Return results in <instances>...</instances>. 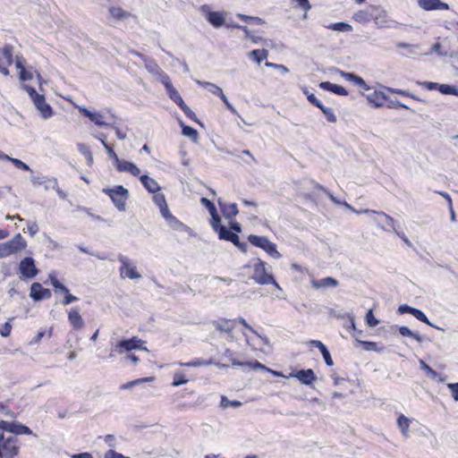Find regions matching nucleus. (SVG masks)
Wrapping results in <instances>:
<instances>
[{
  "mask_svg": "<svg viewBox=\"0 0 458 458\" xmlns=\"http://www.w3.org/2000/svg\"><path fill=\"white\" fill-rule=\"evenodd\" d=\"M154 203L158 207L162 216L167 225L174 230L188 232L190 227L178 220L169 210L165 197L163 193H157L153 196Z\"/></svg>",
  "mask_w": 458,
  "mask_h": 458,
  "instance_id": "f257e3e1",
  "label": "nucleus"
},
{
  "mask_svg": "<svg viewBox=\"0 0 458 458\" xmlns=\"http://www.w3.org/2000/svg\"><path fill=\"white\" fill-rule=\"evenodd\" d=\"M21 89H24L30 96L32 100L35 107L39 112L40 115L44 119H49L53 116L54 111L49 104L46 102L45 96L43 94H39L36 91V89L27 84H22Z\"/></svg>",
  "mask_w": 458,
  "mask_h": 458,
  "instance_id": "f03ea898",
  "label": "nucleus"
},
{
  "mask_svg": "<svg viewBox=\"0 0 458 458\" xmlns=\"http://www.w3.org/2000/svg\"><path fill=\"white\" fill-rule=\"evenodd\" d=\"M247 267L253 268V274L250 276L257 284L267 285L269 283H275V278L271 273L266 269V262L260 259H253Z\"/></svg>",
  "mask_w": 458,
  "mask_h": 458,
  "instance_id": "7ed1b4c3",
  "label": "nucleus"
},
{
  "mask_svg": "<svg viewBox=\"0 0 458 458\" xmlns=\"http://www.w3.org/2000/svg\"><path fill=\"white\" fill-rule=\"evenodd\" d=\"M20 442L16 436H5L0 431V458H13L18 455Z\"/></svg>",
  "mask_w": 458,
  "mask_h": 458,
  "instance_id": "20e7f679",
  "label": "nucleus"
},
{
  "mask_svg": "<svg viewBox=\"0 0 458 458\" xmlns=\"http://www.w3.org/2000/svg\"><path fill=\"white\" fill-rule=\"evenodd\" d=\"M106 193L112 200L114 207L119 211H124L126 208V201L129 199V191L122 185H116L111 189H104Z\"/></svg>",
  "mask_w": 458,
  "mask_h": 458,
  "instance_id": "39448f33",
  "label": "nucleus"
},
{
  "mask_svg": "<svg viewBox=\"0 0 458 458\" xmlns=\"http://www.w3.org/2000/svg\"><path fill=\"white\" fill-rule=\"evenodd\" d=\"M27 247V242L21 233H17L12 240L0 243V258H6L17 254Z\"/></svg>",
  "mask_w": 458,
  "mask_h": 458,
  "instance_id": "423d86ee",
  "label": "nucleus"
},
{
  "mask_svg": "<svg viewBox=\"0 0 458 458\" xmlns=\"http://www.w3.org/2000/svg\"><path fill=\"white\" fill-rule=\"evenodd\" d=\"M143 344L144 341L137 336L129 339H121L114 344V351H116L119 355L130 353L134 350L148 352L147 347L142 346Z\"/></svg>",
  "mask_w": 458,
  "mask_h": 458,
  "instance_id": "0eeeda50",
  "label": "nucleus"
},
{
  "mask_svg": "<svg viewBox=\"0 0 458 458\" xmlns=\"http://www.w3.org/2000/svg\"><path fill=\"white\" fill-rule=\"evenodd\" d=\"M248 241L253 246L265 250L272 258L276 259H281L282 255L278 252L276 245L269 241L267 237L250 234L248 236Z\"/></svg>",
  "mask_w": 458,
  "mask_h": 458,
  "instance_id": "6e6552de",
  "label": "nucleus"
},
{
  "mask_svg": "<svg viewBox=\"0 0 458 458\" xmlns=\"http://www.w3.org/2000/svg\"><path fill=\"white\" fill-rule=\"evenodd\" d=\"M132 55L140 57L144 63L146 70L155 76L162 84L170 77L160 68L157 63L151 57H148L140 52L131 51Z\"/></svg>",
  "mask_w": 458,
  "mask_h": 458,
  "instance_id": "1a4fd4ad",
  "label": "nucleus"
},
{
  "mask_svg": "<svg viewBox=\"0 0 458 458\" xmlns=\"http://www.w3.org/2000/svg\"><path fill=\"white\" fill-rule=\"evenodd\" d=\"M117 259L121 263L119 272L122 278L140 279L141 277L136 269L135 264L128 257L119 254Z\"/></svg>",
  "mask_w": 458,
  "mask_h": 458,
  "instance_id": "9d476101",
  "label": "nucleus"
},
{
  "mask_svg": "<svg viewBox=\"0 0 458 458\" xmlns=\"http://www.w3.org/2000/svg\"><path fill=\"white\" fill-rule=\"evenodd\" d=\"M370 17L377 28L392 27L393 21L388 17L387 12L380 6L371 5Z\"/></svg>",
  "mask_w": 458,
  "mask_h": 458,
  "instance_id": "9b49d317",
  "label": "nucleus"
},
{
  "mask_svg": "<svg viewBox=\"0 0 458 458\" xmlns=\"http://www.w3.org/2000/svg\"><path fill=\"white\" fill-rule=\"evenodd\" d=\"M199 11L213 27L220 28L225 24L224 13L212 11L208 4L201 5Z\"/></svg>",
  "mask_w": 458,
  "mask_h": 458,
  "instance_id": "f8f14e48",
  "label": "nucleus"
},
{
  "mask_svg": "<svg viewBox=\"0 0 458 458\" xmlns=\"http://www.w3.org/2000/svg\"><path fill=\"white\" fill-rule=\"evenodd\" d=\"M19 270L21 277L27 279L34 278L38 273L35 260L31 257H26L20 262Z\"/></svg>",
  "mask_w": 458,
  "mask_h": 458,
  "instance_id": "ddd939ff",
  "label": "nucleus"
},
{
  "mask_svg": "<svg viewBox=\"0 0 458 458\" xmlns=\"http://www.w3.org/2000/svg\"><path fill=\"white\" fill-rule=\"evenodd\" d=\"M30 182L34 187L42 186L46 191H48L52 188H56L57 179L43 174H34L32 173L30 175Z\"/></svg>",
  "mask_w": 458,
  "mask_h": 458,
  "instance_id": "4468645a",
  "label": "nucleus"
},
{
  "mask_svg": "<svg viewBox=\"0 0 458 458\" xmlns=\"http://www.w3.org/2000/svg\"><path fill=\"white\" fill-rule=\"evenodd\" d=\"M377 215L380 217L385 219V221L387 224V225L392 228V231L398 237H400L404 242V243L407 246H409V247L411 246V241L407 238V236L405 235V233L403 231L399 230V228H400L399 224L392 216H390L389 215L386 214L385 212L377 213Z\"/></svg>",
  "mask_w": 458,
  "mask_h": 458,
  "instance_id": "2eb2a0df",
  "label": "nucleus"
},
{
  "mask_svg": "<svg viewBox=\"0 0 458 458\" xmlns=\"http://www.w3.org/2000/svg\"><path fill=\"white\" fill-rule=\"evenodd\" d=\"M211 227L218 234V238L220 240L228 241L232 243L233 242H238V234L230 231L226 226L221 225L220 222L211 224Z\"/></svg>",
  "mask_w": 458,
  "mask_h": 458,
  "instance_id": "dca6fc26",
  "label": "nucleus"
},
{
  "mask_svg": "<svg viewBox=\"0 0 458 458\" xmlns=\"http://www.w3.org/2000/svg\"><path fill=\"white\" fill-rule=\"evenodd\" d=\"M291 377H296L301 384L311 386L317 380V377L311 369H300L290 374Z\"/></svg>",
  "mask_w": 458,
  "mask_h": 458,
  "instance_id": "f3484780",
  "label": "nucleus"
},
{
  "mask_svg": "<svg viewBox=\"0 0 458 458\" xmlns=\"http://www.w3.org/2000/svg\"><path fill=\"white\" fill-rule=\"evenodd\" d=\"M68 321L72 327L75 330H81L84 327L85 322L80 314V309L78 307L71 308L67 311Z\"/></svg>",
  "mask_w": 458,
  "mask_h": 458,
  "instance_id": "a211bd4d",
  "label": "nucleus"
},
{
  "mask_svg": "<svg viewBox=\"0 0 458 458\" xmlns=\"http://www.w3.org/2000/svg\"><path fill=\"white\" fill-rule=\"evenodd\" d=\"M30 298L34 301H41L49 299L51 297V292L49 289L44 288L39 283H33L30 286Z\"/></svg>",
  "mask_w": 458,
  "mask_h": 458,
  "instance_id": "6ab92c4d",
  "label": "nucleus"
},
{
  "mask_svg": "<svg viewBox=\"0 0 458 458\" xmlns=\"http://www.w3.org/2000/svg\"><path fill=\"white\" fill-rule=\"evenodd\" d=\"M417 4L425 11L449 10V5L441 0H417Z\"/></svg>",
  "mask_w": 458,
  "mask_h": 458,
  "instance_id": "aec40b11",
  "label": "nucleus"
},
{
  "mask_svg": "<svg viewBox=\"0 0 458 458\" xmlns=\"http://www.w3.org/2000/svg\"><path fill=\"white\" fill-rule=\"evenodd\" d=\"M116 169L120 173H129L131 175L138 177L140 174V168L132 162L121 159L115 165Z\"/></svg>",
  "mask_w": 458,
  "mask_h": 458,
  "instance_id": "412c9836",
  "label": "nucleus"
},
{
  "mask_svg": "<svg viewBox=\"0 0 458 458\" xmlns=\"http://www.w3.org/2000/svg\"><path fill=\"white\" fill-rule=\"evenodd\" d=\"M381 211H375L371 209H362L358 211L359 214H369L371 216V221L377 225V226L386 232L392 231V228L387 225L385 219L380 217L377 213Z\"/></svg>",
  "mask_w": 458,
  "mask_h": 458,
  "instance_id": "4be33fe9",
  "label": "nucleus"
},
{
  "mask_svg": "<svg viewBox=\"0 0 458 458\" xmlns=\"http://www.w3.org/2000/svg\"><path fill=\"white\" fill-rule=\"evenodd\" d=\"M236 320L221 318L212 322L215 328L220 332L231 333L235 327Z\"/></svg>",
  "mask_w": 458,
  "mask_h": 458,
  "instance_id": "5701e85b",
  "label": "nucleus"
},
{
  "mask_svg": "<svg viewBox=\"0 0 458 458\" xmlns=\"http://www.w3.org/2000/svg\"><path fill=\"white\" fill-rule=\"evenodd\" d=\"M319 88L324 89V90H327V91H330V92H333L336 95H339V96H347L348 95V92L347 90L343 87V86H340V85H337V84H334V83H331L329 81H322L319 83Z\"/></svg>",
  "mask_w": 458,
  "mask_h": 458,
  "instance_id": "b1692460",
  "label": "nucleus"
},
{
  "mask_svg": "<svg viewBox=\"0 0 458 458\" xmlns=\"http://www.w3.org/2000/svg\"><path fill=\"white\" fill-rule=\"evenodd\" d=\"M140 181L148 192L156 193L160 190L157 182L146 174L140 176Z\"/></svg>",
  "mask_w": 458,
  "mask_h": 458,
  "instance_id": "393cba45",
  "label": "nucleus"
},
{
  "mask_svg": "<svg viewBox=\"0 0 458 458\" xmlns=\"http://www.w3.org/2000/svg\"><path fill=\"white\" fill-rule=\"evenodd\" d=\"M219 206L223 216L227 219H232L238 213V207L235 203H222L219 201Z\"/></svg>",
  "mask_w": 458,
  "mask_h": 458,
  "instance_id": "a878e982",
  "label": "nucleus"
},
{
  "mask_svg": "<svg viewBox=\"0 0 458 458\" xmlns=\"http://www.w3.org/2000/svg\"><path fill=\"white\" fill-rule=\"evenodd\" d=\"M341 75L345 80L353 82L354 84L358 85L360 89L364 90H369L370 89L369 86L365 82V81L361 77L354 73L341 72Z\"/></svg>",
  "mask_w": 458,
  "mask_h": 458,
  "instance_id": "bb28decb",
  "label": "nucleus"
},
{
  "mask_svg": "<svg viewBox=\"0 0 458 458\" xmlns=\"http://www.w3.org/2000/svg\"><path fill=\"white\" fill-rule=\"evenodd\" d=\"M200 202L208 208L212 217L210 224H216L217 222H221V218L217 214L216 208L212 201L206 198H201Z\"/></svg>",
  "mask_w": 458,
  "mask_h": 458,
  "instance_id": "cd10ccee",
  "label": "nucleus"
},
{
  "mask_svg": "<svg viewBox=\"0 0 458 458\" xmlns=\"http://www.w3.org/2000/svg\"><path fill=\"white\" fill-rule=\"evenodd\" d=\"M311 284L316 289L335 287L338 285V281L333 277L328 276L319 280H312Z\"/></svg>",
  "mask_w": 458,
  "mask_h": 458,
  "instance_id": "c85d7f7f",
  "label": "nucleus"
},
{
  "mask_svg": "<svg viewBox=\"0 0 458 458\" xmlns=\"http://www.w3.org/2000/svg\"><path fill=\"white\" fill-rule=\"evenodd\" d=\"M248 56L251 61L259 64L263 60L267 58L268 50L265 48L254 49L248 53Z\"/></svg>",
  "mask_w": 458,
  "mask_h": 458,
  "instance_id": "c756f323",
  "label": "nucleus"
},
{
  "mask_svg": "<svg viewBox=\"0 0 458 458\" xmlns=\"http://www.w3.org/2000/svg\"><path fill=\"white\" fill-rule=\"evenodd\" d=\"M179 123L182 127V134L191 139L192 141L197 142L199 140L198 131L191 126L185 125L182 121H180Z\"/></svg>",
  "mask_w": 458,
  "mask_h": 458,
  "instance_id": "7c9ffc66",
  "label": "nucleus"
},
{
  "mask_svg": "<svg viewBox=\"0 0 458 458\" xmlns=\"http://www.w3.org/2000/svg\"><path fill=\"white\" fill-rule=\"evenodd\" d=\"M371 14V5L368 7L366 10H361L354 13L353 18L357 22L360 23H367L372 21Z\"/></svg>",
  "mask_w": 458,
  "mask_h": 458,
  "instance_id": "2f4dec72",
  "label": "nucleus"
},
{
  "mask_svg": "<svg viewBox=\"0 0 458 458\" xmlns=\"http://www.w3.org/2000/svg\"><path fill=\"white\" fill-rule=\"evenodd\" d=\"M0 160H7L10 161L16 168L22 170V171H31L30 166L22 162L21 159L12 157L4 153H3V156H0Z\"/></svg>",
  "mask_w": 458,
  "mask_h": 458,
  "instance_id": "473e14b6",
  "label": "nucleus"
},
{
  "mask_svg": "<svg viewBox=\"0 0 458 458\" xmlns=\"http://www.w3.org/2000/svg\"><path fill=\"white\" fill-rule=\"evenodd\" d=\"M163 85L167 92V95L173 101H176L178 100L179 98H181L180 93L173 86L170 78L167 81H164Z\"/></svg>",
  "mask_w": 458,
  "mask_h": 458,
  "instance_id": "72a5a7b5",
  "label": "nucleus"
},
{
  "mask_svg": "<svg viewBox=\"0 0 458 458\" xmlns=\"http://www.w3.org/2000/svg\"><path fill=\"white\" fill-rule=\"evenodd\" d=\"M49 280L55 293H65L68 292L69 289L64 284L59 282L55 273L49 274Z\"/></svg>",
  "mask_w": 458,
  "mask_h": 458,
  "instance_id": "f704fd0d",
  "label": "nucleus"
},
{
  "mask_svg": "<svg viewBox=\"0 0 458 458\" xmlns=\"http://www.w3.org/2000/svg\"><path fill=\"white\" fill-rule=\"evenodd\" d=\"M410 422H411V420L403 414L400 415L397 419V425H398L402 434L405 437H407L409 435Z\"/></svg>",
  "mask_w": 458,
  "mask_h": 458,
  "instance_id": "c9c22d12",
  "label": "nucleus"
},
{
  "mask_svg": "<svg viewBox=\"0 0 458 458\" xmlns=\"http://www.w3.org/2000/svg\"><path fill=\"white\" fill-rule=\"evenodd\" d=\"M412 316H414L418 320H420V321H421V322H423V323H425V324H427V325H428V326H430V327H435V328H437V329H438V330H442V331H444V329H443V328L438 327H437V326L433 325V324L428 320V318H427V316L424 314V312H423L422 310H419V309L414 308V310H413V312H412Z\"/></svg>",
  "mask_w": 458,
  "mask_h": 458,
  "instance_id": "e433bc0d",
  "label": "nucleus"
},
{
  "mask_svg": "<svg viewBox=\"0 0 458 458\" xmlns=\"http://www.w3.org/2000/svg\"><path fill=\"white\" fill-rule=\"evenodd\" d=\"M398 330L401 335L412 337L418 343H421L423 340L422 336L420 334L412 332L409 327L405 326L400 327Z\"/></svg>",
  "mask_w": 458,
  "mask_h": 458,
  "instance_id": "4c0bfd02",
  "label": "nucleus"
},
{
  "mask_svg": "<svg viewBox=\"0 0 458 458\" xmlns=\"http://www.w3.org/2000/svg\"><path fill=\"white\" fill-rule=\"evenodd\" d=\"M236 17L242 20V21L251 23V24H264L265 21L257 16H250L242 13H237Z\"/></svg>",
  "mask_w": 458,
  "mask_h": 458,
  "instance_id": "58836bf2",
  "label": "nucleus"
},
{
  "mask_svg": "<svg viewBox=\"0 0 458 458\" xmlns=\"http://www.w3.org/2000/svg\"><path fill=\"white\" fill-rule=\"evenodd\" d=\"M225 355L229 359V360L232 361L233 366H239V367H250L251 363L248 361H240L234 358V353L230 351L229 349H226L225 352Z\"/></svg>",
  "mask_w": 458,
  "mask_h": 458,
  "instance_id": "ea45409f",
  "label": "nucleus"
},
{
  "mask_svg": "<svg viewBox=\"0 0 458 458\" xmlns=\"http://www.w3.org/2000/svg\"><path fill=\"white\" fill-rule=\"evenodd\" d=\"M109 13L112 17L117 20L126 19L130 16V13L123 11L121 7L113 6L109 9Z\"/></svg>",
  "mask_w": 458,
  "mask_h": 458,
  "instance_id": "a19ab883",
  "label": "nucleus"
},
{
  "mask_svg": "<svg viewBox=\"0 0 458 458\" xmlns=\"http://www.w3.org/2000/svg\"><path fill=\"white\" fill-rule=\"evenodd\" d=\"M109 119L112 120L111 123H108V126H110L115 132L117 138L119 140H125L127 135L125 132H123L121 129L115 124L116 116L113 114H110Z\"/></svg>",
  "mask_w": 458,
  "mask_h": 458,
  "instance_id": "79ce46f5",
  "label": "nucleus"
},
{
  "mask_svg": "<svg viewBox=\"0 0 458 458\" xmlns=\"http://www.w3.org/2000/svg\"><path fill=\"white\" fill-rule=\"evenodd\" d=\"M16 422L14 421H6L0 420V431L4 434V432L14 434Z\"/></svg>",
  "mask_w": 458,
  "mask_h": 458,
  "instance_id": "37998d69",
  "label": "nucleus"
},
{
  "mask_svg": "<svg viewBox=\"0 0 458 458\" xmlns=\"http://www.w3.org/2000/svg\"><path fill=\"white\" fill-rule=\"evenodd\" d=\"M367 99L369 102L374 103L376 106H381L383 105V100L385 99V98L382 93L374 91L373 93L369 94L367 96Z\"/></svg>",
  "mask_w": 458,
  "mask_h": 458,
  "instance_id": "c03bdc74",
  "label": "nucleus"
},
{
  "mask_svg": "<svg viewBox=\"0 0 458 458\" xmlns=\"http://www.w3.org/2000/svg\"><path fill=\"white\" fill-rule=\"evenodd\" d=\"M328 29L335 30V31H343V32H349L352 30V27L345 22H335L331 23L328 27Z\"/></svg>",
  "mask_w": 458,
  "mask_h": 458,
  "instance_id": "a18cd8bd",
  "label": "nucleus"
},
{
  "mask_svg": "<svg viewBox=\"0 0 458 458\" xmlns=\"http://www.w3.org/2000/svg\"><path fill=\"white\" fill-rule=\"evenodd\" d=\"M439 92L444 95L458 96V88L449 84H440Z\"/></svg>",
  "mask_w": 458,
  "mask_h": 458,
  "instance_id": "49530a36",
  "label": "nucleus"
},
{
  "mask_svg": "<svg viewBox=\"0 0 458 458\" xmlns=\"http://www.w3.org/2000/svg\"><path fill=\"white\" fill-rule=\"evenodd\" d=\"M360 343L363 345L366 351L376 352H382L384 351V347H378L377 344L375 342L360 341Z\"/></svg>",
  "mask_w": 458,
  "mask_h": 458,
  "instance_id": "de8ad7c7",
  "label": "nucleus"
},
{
  "mask_svg": "<svg viewBox=\"0 0 458 458\" xmlns=\"http://www.w3.org/2000/svg\"><path fill=\"white\" fill-rule=\"evenodd\" d=\"M396 47L407 49V52L403 54L404 55H414L416 54V50L419 49L418 45L408 44L405 42H399Z\"/></svg>",
  "mask_w": 458,
  "mask_h": 458,
  "instance_id": "09e8293b",
  "label": "nucleus"
},
{
  "mask_svg": "<svg viewBox=\"0 0 458 458\" xmlns=\"http://www.w3.org/2000/svg\"><path fill=\"white\" fill-rule=\"evenodd\" d=\"M189 380L185 377L184 374L182 371H176L174 374V380L172 383L173 386H179L183 384H186Z\"/></svg>",
  "mask_w": 458,
  "mask_h": 458,
  "instance_id": "8fccbe9b",
  "label": "nucleus"
},
{
  "mask_svg": "<svg viewBox=\"0 0 458 458\" xmlns=\"http://www.w3.org/2000/svg\"><path fill=\"white\" fill-rule=\"evenodd\" d=\"M242 405V403L239 401H231L226 396L223 395L221 397L220 406L224 409L228 407L238 408Z\"/></svg>",
  "mask_w": 458,
  "mask_h": 458,
  "instance_id": "3c124183",
  "label": "nucleus"
},
{
  "mask_svg": "<svg viewBox=\"0 0 458 458\" xmlns=\"http://www.w3.org/2000/svg\"><path fill=\"white\" fill-rule=\"evenodd\" d=\"M238 321L247 329H249L250 332H252L253 334H255L261 341L263 344H268V339L267 337H262L261 335H259L257 331L251 327L250 326L247 321L243 318H238Z\"/></svg>",
  "mask_w": 458,
  "mask_h": 458,
  "instance_id": "603ef678",
  "label": "nucleus"
},
{
  "mask_svg": "<svg viewBox=\"0 0 458 458\" xmlns=\"http://www.w3.org/2000/svg\"><path fill=\"white\" fill-rule=\"evenodd\" d=\"M13 47L11 45H5L3 47V55L7 61V64L10 65L13 63Z\"/></svg>",
  "mask_w": 458,
  "mask_h": 458,
  "instance_id": "864d4df0",
  "label": "nucleus"
},
{
  "mask_svg": "<svg viewBox=\"0 0 458 458\" xmlns=\"http://www.w3.org/2000/svg\"><path fill=\"white\" fill-rule=\"evenodd\" d=\"M31 429L21 423L16 422L14 435H31Z\"/></svg>",
  "mask_w": 458,
  "mask_h": 458,
  "instance_id": "5fc2aeb1",
  "label": "nucleus"
},
{
  "mask_svg": "<svg viewBox=\"0 0 458 458\" xmlns=\"http://www.w3.org/2000/svg\"><path fill=\"white\" fill-rule=\"evenodd\" d=\"M366 323L369 327H374L378 325L379 320L377 319L374 315L372 310H369L365 317Z\"/></svg>",
  "mask_w": 458,
  "mask_h": 458,
  "instance_id": "6e6d98bb",
  "label": "nucleus"
},
{
  "mask_svg": "<svg viewBox=\"0 0 458 458\" xmlns=\"http://www.w3.org/2000/svg\"><path fill=\"white\" fill-rule=\"evenodd\" d=\"M321 111L325 114L327 120L329 123H335L336 122V116L334 113V110L331 107L324 106Z\"/></svg>",
  "mask_w": 458,
  "mask_h": 458,
  "instance_id": "4d7b16f0",
  "label": "nucleus"
},
{
  "mask_svg": "<svg viewBox=\"0 0 458 458\" xmlns=\"http://www.w3.org/2000/svg\"><path fill=\"white\" fill-rule=\"evenodd\" d=\"M78 110L81 115L89 118L91 122L94 123L96 119V112H92L85 106H78Z\"/></svg>",
  "mask_w": 458,
  "mask_h": 458,
  "instance_id": "13d9d810",
  "label": "nucleus"
},
{
  "mask_svg": "<svg viewBox=\"0 0 458 458\" xmlns=\"http://www.w3.org/2000/svg\"><path fill=\"white\" fill-rule=\"evenodd\" d=\"M221 100L225 103V105L226 106V107L230 110V112L233 114H236L238 115L241 119V115L238 114L237 110L233 106V105L229 102L227 97L224 94V92L222 91V94H218L217 95Z\"/></svg>",
  "mask_w": 458,
  "mask_h": 458,
  "instance_id": "bf43d9fd",
  "label": "nucleus"
},
{
  "mask_svg": "<svg viewBox=\"0 0 458 458\" xmlns=\"http://www.w3.org/2000/svg\"><path fill=\"white\" fill-rule=\"evenodd\" d=\"M105 116L103 114V113L101 112H96V119L94 121V123L98 126H108V123H112V120H110L109 122H106L104 120Z\"/></svg>",
  "mask_w": 458,
  "mask_h": 458,
  "instance_id": "052dcab7",
  "label": "nucleus"
},
{
  "mask_svg": "<svg viewBox=\"0 0 458 458\" xmlns=\"http://www.w3.org/2000/svg\"><path fill=\"white\" fill-rule=\"evenodd\" d=\"M420 368L427 372L428 376L435 378L437 376V372L430 368L423 360H420Z\"/></svg>",
  "mask_w": 458,
  "mask_h": 458,
  "instance_id": "680f3d73",
  "label": "nucleus"
},
{
  "mask_svg": "<svg viewBox=\"0 0 458 458\" xmlns=\"http://www.w3.org/2000/svg\"><path fill=\"white\" fill-rule=\"evenodd\" d=\"M308 345L310 347L318 348L320 351L321 354L327 351V346L318 340H310L308 342Z\"/></svg>",
  "mask_w": 458,
  "mask_h": 458,
  "instance_id": "e2e57ef3",
  "label": "nucleus"
},
{
  "mask_svg": "<svg viewBox=\"0 0 458 458\" xmlns=\"http://www.w3.org/2000/svg\"><path fill=\"white\" fill-rule=\"evenodd\" d=\"M265 65L269 68H274L275 70H279L280 72H282L284 74L289 72V69L284 64H277L270 63V62L267 61L265 63Z\"/></svg>",
  "mask_w": 458,
  "mask_h": 458,
  "instance_id": "0e129e2a",
  "label": "nucleus"
},
{
  "mask_svg": "<svg viewBox=\"0 0 458 458\" xmlns=\"http://www.w3.org/2000/svg\"><path fill=\"white\" fill-rule=\"evenodd\" d=\"M12 331V325L10 321L5 322L0 328V335L3 337H7L10 335Z\"/></svg>",
  "mask_w": 458,
  "mask_h": 458,
  "instance_id": "69168bd1",
  "label": "nucleus"
},
{
  "mask_svg": "<svg viewBox=\"0 0 458 458\" xmlns=\"http://www.w3.org/2000/svg\"><path fill=\"white\" fill-rule=\"evenodd\" d=\"M28 232L30 236H34L39 230L38 225L36 222L27 221Z\"/></svg>",
  "mask_w": 458,
  "mask_h": 458,
  "instance_id": "338daca9",
  "label": "nucleus"
},
{
  "mask_svg": "<svg viewBox=\"0 0 458 458\" xmlns=\"http://www.w3.org/2000/svg\"><path fill=\"white\" fill-rule=\"evenodd\" d=\"M447 387L451 390L453 398L458 401V383H450Z\"/></svg>",
  "mask_w": 458,
  "mask_h": 458,
  "instance_id": "774afa93",
  "label": "nucleus"
}]
</instances>
